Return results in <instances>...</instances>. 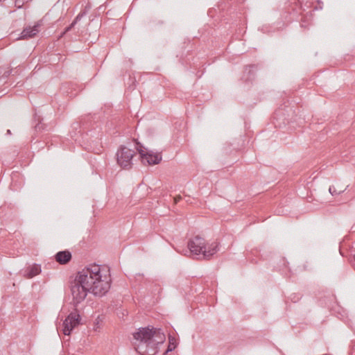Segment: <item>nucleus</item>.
Here are the masks:
<instances>
[{
	"label": "nucleus",
	"instance_id": "obj_7",
	"mask_svg": "<svg viewBox=\"0 0 355 355\" xmlns=\"http://www.w3.org/2000/svg\"><path fill=\"white\" fill-rule=\"evenodd\" d=\"M188 247L191 252L193 254H202L203 250L205 248V240L200 236H196L193 239L189 240Z\"/></svg>",
	"mask_w": 355,
	"mask_h": 355
},
{
	"label": "nucleus",
	"instance_id": "obj_10",
	"mask_svg": "<svg viewBox=\"0 0 355 355\" xmlns=\"http://www.w3.org/2000/svg\"><path fill=\"white\" fill-rule=\"evenodd\" d=\"M257 68V66L254 64L246 66L243 71L242 79H243L245 82L252 81L255 78Z\"/></svg>",
	"mask_w": 355,
	"mask_h": 355
},
{
	"label": "nucleus",
	"instance_id": "obj_15",
	"mask_svg": "<svg viewBox=\"0 0 355 355\" xmlns=\"http://www.w3.org/2000/svg\"><path fill=\"white\" fill-rule=\"evenodd\" d=\"M168 343H168L167 349L164 353V355L166 354L169 352L173 351L178 345V343H177L175 338L173 336H168Z\"/></svg>",
	"mask_w": 355,
	"mask_h": 355
},
{
	"label": "nucleus",
	"instance_id": "obj_5",
	"mask_svg": "<svg viewBox=\"0 0 355 355\" xmlns=\"http://www.w3.org/2000/svg\"><path fill=\"white\" fill-rule=\"evenodd\" d=\"M105 277V279H98V280L93 282L91 289L88 293H92L95 296L101 297L106 294L110 288V279H107Z\"/></svg>",
	"mask_w": 355,
	"mask_h": 355
},
{
	"label": "nucleus",
	"instance_id": "obj_1",
	"mask_svg": "<svg viewBox=\"0 0 355 355\" xmlns=\"http://www.w3.org/2000/svg\"><path fill=\"white\" fill-rule=\"evenodd\" d=\"M101 277V267L97 264L89 265L78 272L76 278L70 283V290L76 306L85 299L93 282Z\"/></svg>",
	"mask_w": 355,
	"mask_h": 355
},
{
	"label": "nucleus",
	"instance_id": "obj_2",
	"mask_svg": "<svg viewBox=\"0 0 355 355\" xmlns=\"http://www.w3.org/2000/svg\"><path fill=\"white\" fill-rule=\"evenodd\" d=\"M136 340L135 349L140 355H155L158 352V345L163 344L166 337L161 329L143 327L133 334Z\"/></svg>",
	"mask_w": 355,
	"mask_h": 355
},
{
	"label": "nucleus",
	"instance_id": "obj_22",
	"mask_svg": "<svg viewBox=\"0 0 355 355\" xmlns=\"http://www.w3.org/2000/svg\"><path fill=\"white\" fill-rule=\"evenodd\" d=\"M323 355H329V354H323Z\"/></svg>",
	"mask_w": 355,
	"mask_h": 355
},
{
	"label": "nucleus",
	"instance_id": "obj_16",
	"mask_svg": "<svg viewBox=\"0 0 355 355\" xmlns=\"http://www.w3.org/2000/svg\"><path fill=\"white\" fill-rule=\"evenodd\" d=\"M345 189L337 191L334 186H330L329 188V191L332 196L338 195L343 193Z\"/></svg>",
	"mask_w": 355,
	"mask_h": 355
},
{
	"label": "nucleus",
	"instance_id": "obj_4",
	"mask_svg": "<svg viewBox=\"0 0 355 355\" xmlns=\"http://www.w3.org/2000/svg\"><path fill=\"white\" fill-rule=\"evenodd\" d=\"M80 315L76 310L69 313L62 323L63 334L69 336L72 330L80 324Z\"/></svg>",
	"mask_w": 355,
	"mask_h": 355
},
{
	"label": "nucleus",
	"instance_id": "obj_3",
	"mask_svg": "<svg viewBox=\"0 0 355 355\" xmlns=\"http://www.w3.org/2000/svg\"><path fill=\"white\" fill-rule=\"evenodd\" d=\"M135 152L125 146H121L116 153L117 164L123 169H129L132 165V158Z\"/></svg>",
	"mask_w": 355,
	"mask_h": 355
},
{
	"label": "nucleus",
	"instance_id": "obj_9",
	"mask_svg": "<svg viewBox=\"0 0 355 355\" xmlns=\"http://www.w3.org/2000/svg\"><path fill=\"white\" fill-rule=\"evenodd\" d=\"M71 253L69 250L60 251L55 255L56 261L61 265L68 263L71 261Z\"/></svg>",
	"mask_w": 355,
	"mask_h": 355
},
{
	"label": "nucleus",
	"instance_id": "obj_20",
	"mask_svg": "<svg viewBox=\"0 0 355 355\" xmlns=\"http://www.w3.org/2000/svg\"><path fill=\"white\" fill-rule=\"evenodd\" d=\"M7 135H11V131L10 130H7Z\"/></svg>",
	"mask_w": 355,
	"mask_h": 355
},
{
	"label": "nucleus",
	"instance_id": "obj_12",
	"mask_svg": "<svg viewBox=\"0 0 355 355\" xmlns=\"http://www.w3.org/2000/svg\"><path fill=\"white\" fill-rule=\"evenodd\" d=\"M41 266L39 264H33L26 268L24 270V277L26 278H33L41 272Z\"/></svg>",
	"mask_w": 355,
	"mask_h": 355
},
{
	"label": "nucleus",
	"instance_id": "obj_8",
	"mask_svg": "<svg viewBox=\"0 0 355 355\" xmlns=\"http://www.w3.org/2000/svg\"><path fill=\"white\" fill-rule=\"evenodd\" d=\"M40 24L38 22L33 26H28L25 28L21 33L20 38L21 39H28L33 37L39 33V27Z\"/></svg>",
	"mask_w": 355,
	"mask_h": 355
},
{
	"label": "nucleus",
	"instance_id": "obj_14",
	"mask_svg": "<svg viewBox=\"0 0 355 355\" xmlns=\"http://www.w3.org/2000/svg\"><path fill=\"white\" fill-rule=\"evenodd\" d=\"M84 15H85V12L79 13L76 17V18L72 21V23L69 26H68L67 27L65 28L64 32L62 33L60 37H62L65 33L70 31L74 27V26L78 23V21H79L81 19V18L83 17Z\"/></svg>",
	"mask_w": 355,
	"mask_h": 355
},
{
	"label": "nucleus",
	"instance_id": "obj_17",
	"mask_svg": "<svg viewBox=\"0 0 355 355\" xmlns=\"http://www.w3.org/2000/svg\"><path fill=\"white\" fill-rule=\"evenodd\" d=\"M301 297H302V296L300 294H296V293H293L290 296L291 300L294 303L297 302L301 299Z\"/></svg>",
	"mask_w": 355,
	"mask_h": 355
},
{
	"label": "nucleus",
	"instance_id": "obj_19",
	"mask_svg": "<svg viewBox=\"0 0 355 355\" xmlns=\"http://www.w3.org/2000/svg\"><path fill=\"white\" fill-rule=\"evenodd\" d=\"M21 3L23 4V2L21 0H16L15 4L18 6V8L21 7V6H20Z\"/></svg>",
	"mask_w": 355,
	"mask_h": 355
},
{
	"label": "nucleus",
	"instance_id": "obj_13",
	"mask_svg": "<svg viewBox=\"0 0 355 355\" xmlns=\"http://www.w3.org/2000/svg\"><path fill=\"white\" fill-rule=\"evenodd\" d=\"M34 121H37V123L34 126V131L35 132H40L44 130L46 128L45 124L42 123V119L40 116L35 115Z\"/></svg>",
	"mask_w": 355,
	"mask_h": 355
},
{
	"label": "nucleus",
	"instance_id": "obj_18",
	"mask_svg": "<svg viewBox=\"0 0 355 355\" xmlns=\"http://www.w3.org/2000/svg\"><path fill=\"white\" fill-rule=\"evenodd\" d=\"M12 73V70H8V71H6L0 77V81L2 80V79H6Z\"/></svg>",
	"mask_w": 355,
	"mask_h": 355
},
{
	"label": "nucleus",
	"instance_id": "obj_21",
	"mask_svg": "<svg viewBox=\"0 0 355 355\" xmlns=\"http://www.w3.org/2000/svg\"><path fill=\"white\" fill-rule=\"evenodd\" d=\"M354 261H355V255L354 256Z\"/></svg>",
	"mask_w": 355,
	"mask_h": 355
},
{
	"label": "nucleus",
	"instance_id": "obj_11",
	"mask_svg": "<svg viewBox=\"0 0 355 355\" xmlns=\"http://www.w3.org/2000/svg\"><path fill=\"white\" fill-rule=\"evenodd\" d=\"M218 251V245L216 243H212L203 250L202 256L206 259H209L214 254Z\"/></svg>",
	"mask_w": 355,
	"mask_h": 355
},
{
	"label": "nucleus",
	"instance_id": "obj_6",
	"mask_svg": "<svg viewBox=\"0 0 355 355\" xmlns=\"http://www.w3.org/2000/svg\"><path fill=\"white\" fill-rule=\"evenodd\" d=\"M141 148L143 147L137 148V150L144 164L146 162L149 165H155L161 162L162 156L159 153H155L151 150L145 152Z\"/></svg>",
	"mask_w": 355,
	"mask_h": 355
}]
</instances>
